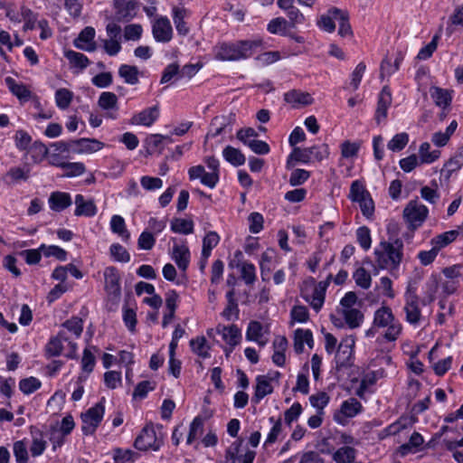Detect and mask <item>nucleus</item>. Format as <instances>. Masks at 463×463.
Here are the masks:
<instances>
[{
	"label": "nucleus",
	"instance_id": "1",
	"mask_svg": "<svg viewBox=\"0 0 463 463\" xmlns=\"http://www.w3.org/2000/svg\"><path fill=\"white\" fill-rule=\"evenodd\" d=\"M262 45V40L222 43L214 48V57L219 61H239L252 56L256 48Z\"/></svg>",
	"mask_w": 463,
	"mask_h": 463
},
{
	"label": "nucleus",
	"instance_id": "2",
	"mask_svg": "<svg viewBox=\"0 0 463 463\" xmlns=\"http://www.w3.org/2000/svg\"><path fill=\"white\" fill-rule=\"evenodd\" d=\"M374 255L378 268L392 273L402 261L403 241L401 239H395L392 242L381 241L379 248L374 250Z\"/></svg>",
	"mask_w": 463,
	"mask_h": 463
},
{
	"label": "nucleus",
	"instance_id": "3",
	"mask_svg": "<svg viewBox=\"0 0 463 463\" xmlns=\"http://www.w3.org/2000/svg\"><path fill=\"white\" fill-rule=\"evenodd\" d=\"M104 398L93 407H90L86 412L81 413L82 420L81 431L84 435L89 436L95 433L97 428L102 421L105 408L103 405Z\"/></svg>",
	"mask_w": 463,
	"mask_h": 463
},
{
	"label": "nucleus",
	"instance_id": "4",
	"mask_svg": "<svg viewBox=\"0 0 463 463\" xmlns=\"http://www.w3.org/2000/svg\"><path fill=\"white\" fill-rule=\"evenodd\" d=\"M163 445V439L156 433L152 423L146 424L135 439L134 447L141 451L153 449L157 451Z\"/></svg>",
	"mask_w": 463,
	"mask_h": 463
},
{
	"label": "nucleus",
	"instance_id": "5",
	"mask_svg": "<svg viewBox=\"0 0 463 463\" xmlns=\"http://www.w3.org/2000/svg\"><path fill=\"white\" fill-rule=\"evenodd\" d=\"M428 208L423 204H419L416 200L411 201L403 210V217L409 223L411 230L421 226L428 215Z\"/></svg>",
	"mask_w": 463,
	"mask_h": 463
},
{
	"label": "nucleus",
	"instance_id": "6",
	"mask_svg": "<svg viewBox=\"0 0 463 463\" xmlns=\"http://www.w3.org/2000/svg\"><path fill=\"white\" fill-rule=\"evenodd\" d=\"M138 6L137 0H114L115 21L129 22L137 15Z\"/></svg>",
	"mask_w": 463,
	"mask_h": 463
},
{
	"label": "nucleus",
	"instance_id": "7",
	"mask_svg": "<svg viewBox=\"0 0 463 463\" xmlns=\"http://www.w3.org/2000/svg\"><path fill=\"white\" fill-rule=\"evenodd\" d=\"M406 304L404 311L406 313V320L412 325L419 323L420 319V309L419 307V297L415 293V288L411 287L406 288L405 292Z\"/></svg>",
	"mask_w": 463,
	"mask_h": 463
},
{
	"label": "nucleus",
	"instance_id": "8",
	"mask_svg": "<svg viewBox=\"0 0 463 463\" xmlns=\"http://www.w3.org/2000/svg\"><path fill=\"white\" fill-rule=\"evenodd\" d=\"M331 279L332 274H329L326 280L318 282L315 286L311 297L305 295L304 289H301L302 298L310 304V306L316 312H319L324 305L326 288L329 285Z\"/></svg>",
	"mask_w": 463,
	"mask_h": 463
},
{
	"label": "nucleus",
	"instance_id": "9",
	"mask_svg": "<svg viewBox=\"0 0 463 463\" xmlns=\"http://www.w3.org/2000/svg\"><path fill=\"white\" fill-rule=\"evenodd\" d=\"M216 332L222 335L223 341L230 345V349L225 350L226 355L232 352L233 348L240 344L241 339V329L234 324L231 326H224L219 324L216 326Z\"/></svg>",
	"mask_w": 463,
	"mask_h": 463
},
{
	"label": "nucleus",
	"instance_id": "10",
	"mask_svg": "<svg viewBox=\"0 0 463 463\" xmlns=\"http://www.w3.org/2000/svg\"><path fill=\"white\" fill-rule=\"evenodd\" d=\"M105 289L109 295L119 298L121 295L120 276L116 267L109 266L104 270Z\"/></svg>",
	"mask_w": 463,
	"mask_h": 463
},
{
	"label": "nucleus",
	"instance_id": "11",
	"mask_svg": "<svg viewBox=\"0 0 463 463\" xmlns=\"http://www.w3.org/2000/svg\"><path fill=\"white\" fill-rule=\"evenodd\" d=\"M354 345V340L352 337H345L341 341L335 355L337 368H343L351 365L350 359L353 354Z\"/></svg>",
	"mask_w": 463,
	"mask_h": 463
},
{
	"label": "nucleus",
	"instance_id": "12",
	"mask_svg": "<svg viewBox=\"0 0 463 463\" xmlns=\"http://www.w3.org/2000/svg\"><path fill=\"white\" fill-rule=\"evenodd\" d=\"M95 29L91 26L85 27L73 41V44L77 49L85 52H94L97 49V44L94 41Z\"/></svg>",
	"mask_w": 463,
	"mask_h": 463
},
{
	"label": "nucleus",
	"instance_id": "13",
	"mask_svg": "<svg viewBox=\"0 0 463 463\" xmlns=\"http://www.w3.org/2000/svg\"><path fill=\"white\" fill-rule=\"evenodd\" d=\"M392 93L389 87L384 86L378 97L377 108L375 111V121L380 124L387 117V111L392 104Z\"/></svg>",
	"mask_w": 463,
	"mask_h": 463
},
{
	"label": "nucleus",
	"instance_id": "14",
	"mask_svg": "<svg viewBox=\"0 0 463 463\" xmlns=\"http://www.w3.org/2000/svg\"><path fill=\"white\" fill-rule=\"evenodd\" d=\"M159 117V106L146 108L131 118V124L150 127Z\"/></svg>",
	"mask_w": 463,
	"mask_h": 463
},
{
	"label": "nucleus",
	"instance_id": "15",
	"mask_svg": "<svg viewBox=\"0 0 463 463\" xmlns=\"http://www.w3.org/2000/svg\"><path fill=\"white\" fill-rule=\"evenodd\" d=\"M172 26L165 17H161L153 25V35L156 42L167 43L172 39Z\"/></svg>",
	"mask_w": 463,
	"mask_h": 463
},
{
	"label": "nucleus",
	"instance_id": "16",
	"mask_svg": "<svg viewBox=\"0 0 463 463\" xmlns=\"http://www.w3.org/2000/svg\"><path fill=\"white\" fill-rule=\"evenodd\" d=\"M329 14H332L335 20L338 22V34L340 36L345 37L353 35V30L349 23V14L346 11L333 7L329 9Z\"/></svg>",
	"mask_w": 463,
	"mask_h": 463
},
{
	"label": "nucleus",
	"instance_id": "17",
	"mask_svg": "<svg viewBox=\"0 0 463 463\" xmlns=\"http://www.w3.org/2000/svg\"><path fill=\"white\" fill-rule=\"evenodd\" d=\"M75 216L93 217L97 213V206L92 199L86 201L82 194H76L74 200Z\"/></svg>",
	"mask_w": 463,
	"mask_h": 463
},
{
	"label": "nucleus",
	"instance_id": "18",
	"mask_svg": "<svg viewBox=\"0 0 463 463\" xmlns=\"http://www.w3.org/2000/svg\"><path fill=\"white\" fill-rule=\"evenodd\" d=\"M72 144V152L78 154L96 152L100 150L104 146L102 142L94 138L73 139Z\"/></svg>",
	"mask_w": 463,
	"mask_h": 463
},
{
	"label": "nucleus",
	"instance_id": "19",
	"mask_svg": "<svg viewBox=\"0 0 463 463\" xmlns=\"http://www.w3.org/2000/svg\"><path fill=\"white\" fill-rule=\"evenodd\" d=\"M50 208L54 212H61L71 205L70 194L64 192H52L48 200Z\"/></svg>",
	"mask_w": 463,
	"mask_h": 463
},
{
	"label": "nucleus",
	"instance_id": "20",
	"mask_svg": "<svg viewBox=\"0 0 463 463\" xmlns=\"http://www.w3.org/2000/svg\"><path fill=\"white\" fill-rule=\"evenodd\" d=\"M171 257L182 271L187 269L190 262V250L187 246L175 244Z\"/></svg>",
	"mask_w": 463,
	"mask_h": 463
},
{
	"label": "nucleus",
	"instance_id": "21",
	"mask_svg": "<svg viewBox=\"0 0 463 463\" xmlns=\"http://www.w3.org/2000/svg\"><path fill=\"white\" fill-rule=\"evenodd\" d=\"M284 100L287 103L292 104L295 108L298 105L307 106L313 103L314 99L307 92H303L299 90H291L284 94Z\"/></svg>",
	"mask_w": 463,
	"mask_h": 463
},
{
	"label": "nucleus",
	"instance_id": "22",
	"mask_svg": "<svg viewBox=\"0 0 463 463\" xmlns=\"http://www.w3.org/2000/svg\"><path fill=\"white\" fill-rule=\"evenodd\" d=\"M255 393L251 399L252 402L259 403L266 395L272 393L273 387L266 375L256 377Z\"/></svg>",
	"mask_w": 463,
	"mask_h": 463
},
{
	"label": "nucleus",
	"instance_id": "23",
	"mask_svg": "<svg viewBox=\"0 0 463 463\" xmlns=\"http://www.w3.org/2000/svg\"><path fill=\"white\" fill-rule=\"evenodd\" d=\"M304 343H307V345L310 348H312V346H313L312 332L309 329L304 330V329L298 328L295 331V335H294V350L298 354L303 353Z\"/></svg>",
	"mask_w": 463,
	"mask_h": 463
},
{
	"label": "nucleus",
	"instance_id": "24",
	"mask_svg": "<svg viewBox=\"0 0 463 463\" xmlns=\"http://www.w3.org/2000/svg\"><path fill=\"white\" fill-rule=\"evenodd\" d=\"M304 343H307V345L310 348H312V346H313L312 332L309 329L304 330V329L298 328L295 331V335H294V350L298 354L303 353Z\"/></svg>",
	"mask_w": 463,
	"mask_h": 463
},
{
	"label": "nucleus",
	"instance_id": "25",
	"mask_svg": "<svg viewBox=\"0 0 463 463\" xmlns=\"http://www.w3.org/2000/svg\"><path fill=\"white\" fill-rule=\"evenodd\" d=\"M439 284V276L438 274H431L425 283V296L420 300L423 306L430 305L436 298V293Z\"/></svg>",
	"mask_w": 463,
	"mask_h": 463
},
{
	"label": "nucleus",
	"instance_id": "26",
	"mask_svg": "<svg viewBox=\"0 0 463 463\" xmlns=\"http://www.w3.org/2000/svg\"><path fill=\"white\" fill-rule=\"evenodd\" d=\"M423 442L424 440L422 436L419 432L414 431L410 437L409 441L398 448L397 452L401 457H405L410 453H415L419 450V448L423 444Z\"/></svg>",
	"mask_w": 463,
	"mask_h": 463
},
{
	"label": "nucleus",
	"instance_id": "27",
	"mask_svg": "<svg viewBox=\"0 0 463 463\" xmlns=\"http://www.w3.org/2000/svg\"><path fill=\"white\" fill-rule=\"evenodd\" d=\"M312 161V152L307 148L294 147L287 160V168H292L297 162L307 164Z\"/></svg>",
	"mask_w": 463,
	"mask_h": 463
},
{
	"label": "nucleus",
	"instance_id": "28",
	"mask_svg": "<svg viewBox=\"0 0 463 463\" xmlns=\"http://www.w3.org/2000/svg\"><path fill=\"white\" fill-rule=\"evenodd\" d=\"M5 81L12 94L20 100L26 101L31 98L32 92L24 83H17L12 77H6Z\"/></svg>",
	"mask_w": 463,
	"mask_h": 463
},
{
	"label": "nucleus",
	"instance_id": "29",
	"mask_svg": "<svg viewBox=\"0 0 463 463\" xmlns=\"http://www.w3.org/2000/svg\"><path fill=\"white\" fill-rule=\"evenodd\" d=\"M31 434L33 435V442L30 448L33 457H37L43 454L46 448V441L43 440V432L36 427H31Z\"/></svg>",
	"mask_w": 463,
	"mask_h": 463
},
{
	"label": "nucleus",
	"instance_id": "30",
	"mask_svg": "<svg viewBox=\"0 0 463 463\" xmlns=\"http://www.w3.org/2000/svg\"><path fill=\"white\" fill-rule=\"evenodd\" d=\"M222 156L224 159L234 166H240L245 164L246 157L238 148L227 146L223 148Z\"/></svg>",
	"mask_w": 463,
	"mask_h": 463
},
{
	"label": "nucleus",
	"instance_id": "31",
	"mask_svg": "<svg viewBox=\"0 0 463 463\" xmlns=\"http://www.w3.org/2000/svg\"><path fill=\"white\" fill-rule=\"evenodd\" d=\"M64 56L69 61L71 67L79 68L80 70L86 69L90 63L86 55L72 50L65 51Z\"/></svg>",
	"mask_w": 463,
	"mask_h": 463
},
{
	"label": "nucleus",
	"instance_id": "32",
	"mask_svg": "<svg viewBox=\"0 0 463 463\" xmlns=\"http://www.w3.org/2000/svg\"><path fill=\"white\" fill-rule=\"evenodd\" d=\"M458 234L459 232L457 230L445 232L432 238L430 243L432 246L436 247L438 250H440L442 248L453 242Z\"/></svg>",
	"mask_w": 463,
	"mask_h": 463
},
{
	"label": "nucleus",
	"instance_id": "33",
	"mask_svg": "<svg viewBox=\"0 0 463 463\" xmlns=\"http://www.w3.org/2000/svg\"><path fill=\"white\" fill-rule=\"evenodd\" d=\"M394 320L392 309L389 307H382L374 313L373 325L379 327H385Z\"/></svg>",
	"mask_w": 463,
	"mask_h": 463
},
{
	"label": "nucleus",
	"instance_id": "34",
	"mask_svg": "<svg viewBox=\"0 0 463 463\" xmlns=\"http://www.w3.org/2000/svg\"><path fill=\"white\" fill-rule=\"evenodd\" d=\"M355 458L356 450L350 446L341 447L333 454V460L335 463H353Z\"/></svg>",
	"mask_w": 463,
	"mask_h": 463
},
{
	"label": "nucleus",
	"instance_id": "35",
	"mask_svg": "<svg viewBox=\"0 0 463 463\" xmlns=\"http://www.w3.org/2000/svg\"><path fill=\"white\" fill-rule=\"evenodd\" d=\"M363 406L355 398H350L341 404L340 413L346 418H353L360 413Z\"/></svg>",
	"mask_w": 463,
	"mask_h": 463
},
{
	"label": "nucleus",
	"instance_id": "36",
	"mask_svg": "<svg viewBox=\"0 0 463 463\" xmlns=\"http://www.w3.org/2000/svg\"><path fill=\"white\" fill-rule=\"evenodd\" d=\"M164 145V135L151 134L145 139V146L146 149V155H152L158 151L159 154L163 151Z\"/></svg>",
	"mask_w": 463,
	"mask_h": 463
},
{
	"label": "nucleus",
	"instance_id": "37",
	"mask_svg": "<svg viewBox=\"0 0 463 463\" xmlns=\"http://www.w3.org/2000/svg\"><path fill=\"white\" fill-rule=\"evenodd\" d=\"M430 96L439 107L447 108L451 103V96L449 91L439 87L431 88Z\"/></svg>",
	"mask_w": 463,
	"mask_h": 463
},
{
	"label": "nucleus",
	"instance_id": "38",
	"mask_svg": "<svg viewBox=\"0 0 463 463\" xmlns=\"http://www.w3.org/2000/svg\"><path fill=\"white\" fill-rule=\"evenodd\" d=\"M138 73L137 67L133 65L122 64L118 69V75L130 85L138 83Z\"/></svg>",
	"mask_w": 463,
	"mask_h": 463
},
{
	"label": "nucleus",
	"instance_id": "39",
	"mask_svg": "<svg viewBox=\"0 0 463 463\" xmlns=\"http://www.w3.org/2000/svg\"><path fill=\"white\" fill-rule=\"evenodd\" d=\"M33 163H41L49 155V148L42 141H35L28 149Z\"/></svg>",
	"mask_w": 463,
	"mask_h": 463
},
{
	"label": "nucleus",
	"instance_id": "40",
	"mask_svg": "<svg viewBox=\"0 0 463 463\" xmlns=\"http://www.w3.org/2000/svg\"><path fill=\"white\" fill-rule=\"evenodd\" d=\"M342 313L345 323L352 329L359 327L364 320V314L359 309H343Z\"/></svg>",
	"mask_w": 463,
	"mask_h": 463
},
{
	"label": "nucleus",
	"instance_id": "41",
	"mask_svg": "<svg viewBox=\"0 0 463 463\" xmlns=\"http://www.w3.org/2000/svg\"><path fill=\"white\" fill-rule=\"evenodd\" d=\"M110 229L112 232L122 237L123 241H128L130 238L129 232L126 229V223L120 215H113L110 220Z\"/></svg>",
	"mask_w": 463,
	"mask_h": 463
},
{
	"label": "nucleus",
	"instance_id": "42",
	"mask_svg": "<svg viewBox=\"0 0 463 463\" xmlns=\"http://www.w3.org/2000/svg\"><path fill=\"white\" fill-rule=\"evenodd\" d=\"M171 230L175 233L191 234L194 232V222L182 218H174L171 222Z\"/></svg>",
	"mask_w": 463,
	"mask_h": 463
},
{
	"label": "nucleus",
	"instance_id": "43",
	"mask_svg": "<svg viewBox=\"0 0 463 463\" xmlns=\"http://www.w3.org/2000/svg\"><path fill=\"white\" fill-rule=\"evenodd\" d=\"M190 346L192 348V351L195 353L198 356L203 359L210 357V354L208 352L210 346L207 345L206 338L203 335L191 339Z\"/></svg>",
	"mask_w": 463,
	"mask_h": 463
},
{
	"label": "nucleus",
	"instance_id": "44",
	"mask_svg": "<svg viewBox=\"0 0 463 463\" xmlns=\"http://www.w3.org/2000/svg\"><path fill=\"white\" fill-rule=\"evenodd\" d=\"M289 28V25L288 24V20H286L284 17H276L272 19L268 24V31L270 33L273 34H279L284 36L285 34H288V29Z\"/></svg>",
	"mask_w": 463,
	"mask_h": 463
},
{
	"label": "nucleus",
	"instance_id": "45",
	"mask_svg": "<svg viewBox=\"0 0 463 463\" xmlns=\"http://www.w3.org/2000/svg\"><path fill=\"white\" fill-rule=\"evenodd\" d=\"M430 145L428 142L420 146L419 154L421 164H431L439 157L440 152L439 150L430 152Z\"/></svg>",
	"mask_w": 463,
	"mask_h": 463
},
{
	"label": "nucleus",
	"instance_id": "46",
	"mask_svg": "<svg viewBox=\"0 0 463 463\" xmlns=\"http://www.w3.org/2000/svg\"><path fill=\"white\" fill-rule=\"evenodd\" d=\"M40 250H42L43 254L49 258V257H54L58 260L64 261L67 260V251L63 249H61L59 246L56 245H45L42 244L40 246Z\"/></svg>",
	"mask_w": 463,
	"mask_h": 463
},
{
	"label": "nucleus",
	"instance_id": "47",
	"mask_svg": "<svg viewBox=\"0 0 463 463\" xmlns=\"http://www.w3.org/2000/svg\"><path fill=\"white\" fill-rule=\"evenodd\" d=\"M409 142V135L405 132L396 134L388 142L387 148L392 152H399L402 150Z\"/></svg>",
	"mask_w": 463,
	"mask_h": 463
},
{
	"label": "nucleus",
	"instance_id": "48",
	"mask_svg": "<svg viewBox=\"0 0 463 463\" xmlns=\"http://www.w3.org/2000/svg\"><path fill=\"white\" fill-rule=\"evenodd\" d=\"M73 93L68 89H59L55 92V102L59 109H66L71 103Z\"/></svg>",
	"mask_w": 463,
	"mask_h": 463
},
{
	"label": "nucleus",
	"instance_id": "49",
	"mask_svg": "<svg viewBox=\"0 0 463 463\" xmlns=\"http://www.w3.org/2000/svg\"><path fill=\"white\" fill-rule=\"evenodd\" d=\"M356 285L364 289L371 287L372 278L370 273L363 267L358 268L353 275Z\"/></svg>",
	"mask_w": 463,
	"mask_h": 463
},
{
	"label": "nucleus",
	"instance_id": "50",
	"mask_svg": "<svg viewBox=\"0 0 463 463\" xmlns=\"http://www.w3.org/2000/svg\"><path fill=\"white\" fill-rule=\"evenodd\" d=\"M370 193L365 189L364 185L359 180H355L352 183L349 193V199L353 202H358L362 198L369 195Z\"/></svg>",
	"mask_w": 463,
	"mask_h": 463
},
{
	"label": "nucleus",
	"instance_id": "51",
	"mask_svg": "<svg viewBox=\"0 0 463 463\" xmlns=\"http://www.w3.org/2000/svg\"><path fill=\"white\" fill-rule=\"evenodd\" d=\"M138 457V453L131 449L123 450L119 448L114 449L113 459L115 463L134 462Z\"/></svg>",
	"mask_w": 463,
	"mask_h": 463
},
{
	"label": "nucleus",
	"instance_id": "52",
	"mask_svg": "<svg viewBox=\"0 0 463 463\" xmlns=\"http://www.w3.org/2000/svg\"><path fill=\"white\" fill-rule=\"evenodd\" d=\"M329 401L330 397L326 392H319L309 397L310 404L320 413H324V408L328 404Z\"/></svg>",
	"mask_w": 463,
	"mask_h": 463
},
{
	"label": "nucleus",
	"instance_id": "53",
	"mask_svg": "<svg viewBox=\"0 0 463 463\" xmlns=\"http://www.w3.org/2000/svg\"><path fill=\"white\" fill-rule=\"evenodd\" d=\"M203 420L202 417H195L190 424V430L187 436V444H192L199 434L203 432Z\"/></svg>",
	"mask_w": 463,
	"mask_h": 463
},
{
	"label": "nucleus",
	"instance_id": "54",
	"mask_svg": "<svg viewBox=\"0 0 463 463\" xmlns=\"http://www.w3.org/2000/svg\"><path fill=\"white\" fill-rule=\"evenodd\" d=\"M109 252L114 260L118 262H128L130 260V254L119 243H113L109 248Z\"/></svg>",
	"mask_w": 463,
	"mask_h": 463
},
{
	"label": "nucleus",
	"instance_id": "55",
	"mask_svg": "<svg viewBox=\"0 0 463 463\" xmlns=\"http://www.w3.org/2000/svg\"><path fill=\"white\" fill-rule=\"evenodd\" d=\"M118 98L113 92H102L99 98L98 104L103 109H117Z\"/></svg>",
	"mask_w": 463,
	"mask_h": 463
},
{
	"label": "nucleus",
	"instance_id": "56",
	"mask_svg": "<svg viewBox=\"0 0 463 463\" xmlns=\"http://www.w3.org/2000/svg\"><path fill=\"white\" fill-rule=\"evenodd\" d=\"M241 278L247 285H252L256 280L255 266L250 262H243L241 266Z\"/></svg>",
	"mask_w": 463,
	"mask_h": 463
},
{
	"label": "nucleus",
	"instance_id": "57",
	"mask_svg": "<svg viewBox=\"0 0 463 463\" xmlns=\"http://www.w3.org/2000/svg\"><path fill=\"white\" fill-rule=\"evenodd\" d=\"M63 350V345L58 338L51 337L44 348V355L47 358L59 356Z\"/></svg>",
	"mask_w": 463,
	"mask_h": 463
},
{
	"label": "nucleus",
	"instance_id": "58",
	"mask_svg": "<svg viewBox=\"0 0 463 463\" xmlns=\"http://www.w3.org/2000/svg\"><path fill=\"white\" fill-rule=\"evenodd\" d=\"M41 382L35 377L22 379L19 383V388L24 394H31L41 387Z\"/></svg>",
	"mask_w": 463,
	"mask_h": 463
},
{
	"label": "nucleus",
	"instance_id": "59",
	"mask_svg": "<svg viewBox=\"0 0 463 463\" xmlns=\"http://www.w3.org/2000/svg\"><path fill=\"white\" fill-rule=\"evenodd\" d=\"M184 9L174 8V23L179 34L186 35L189 32L186 23L184 22Z\"/></svg>",
	"mask_w": 463,
	"mask_h": 463
},
{
	"label": "nucleus",
	"instance_id": "60",
	"mask_svg": "<svg viewBox=\"0 0 463 463\" xmlns=\"http://www.w3.org/2000/svg\"><path fill=\"white\" fill-rule=\"evenodd\" d=\"M356 240L364 250H369L372 244L370 229L366 226L359 227L356 230Z\"/></svg>",
	"mask_w": 463,
	"mask_h": 463
},
{
	"label": "nucleus",
	"instance_id": "61",
	"mask_svg": "<svg viewBox=\"0 0 463 463\" xmlns=\"http://www.w3.org/2000/svg\"><path fill=\"white\" fill-rule=\"evenodd\" d=\"M263 326L260 322L252 320L249 323L246 331V339L248 341H259L262 336Z\"/></svg>",
	"mask_w": 463,
	"mask_h": 463
},
{
	"label": "nucleus",
	"instance_id": "62",
	"mask_svg": "<svg viewBox=\"0 0 463 463\" xmlns=\"http://www.w3.org/2000/svg\"><path fill=\"white\" fill-rule=\"evenodd\" d=\"M62 169L67 170V172L63 175L65 177L79 176L84 174L86 171V167L81 162H67L64 165H62Z\"/></svg>",
	"mask_w": 463,
	"mask_h": 463
},
{
	"label": "nucleus",
	"instance_id": "63",
	"mask_svg": "<svg viewBox=\"0 0 463 463\" xmlns=\"http://www.w3.org/2000/svg\"><path fill=\"white\" fill-rule=\"evenodd\" d=\"M13 449L16 463H27L28 451L24 441H15Z\"/></svg>",
	"mask_w": 463,
	"mask_h": 463
},
{
	"label": "nucleus",
	"instance_id": "64",
	"mask_svg": "<svg viewBox=\"0 0 463 463\" xmlns=\"http://www.w3.org/2000/svg\"><path fill=\"white\" fill-rule=\"evenodd\" d=\"M242 443L243 439H238L226 449L225 459L227 461H231V463H236L237 459H241L239 456Z\"/></svg>",
	"mask_w": 463,
	"mask_h": 463
}]
</instances>
